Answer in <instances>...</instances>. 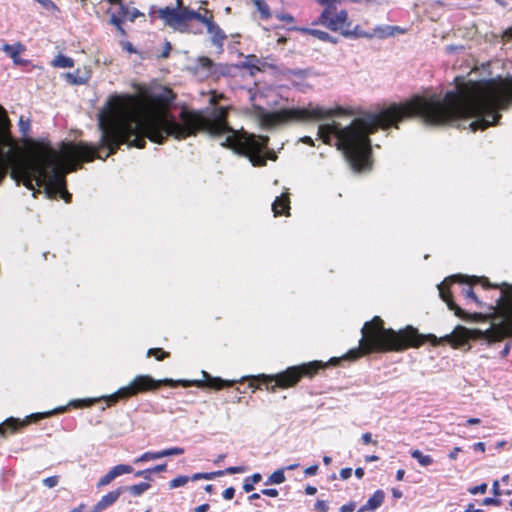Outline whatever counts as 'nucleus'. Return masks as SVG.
Returning <instances> with one entry per match:
<instances>
[{"mask_svg":"<svg viewBox=\"0 0 512 512\" xmlns=\"http://www.w3.org/2000/svg\"><path fill=\"white\" fill-rule=\"evenodd\" d=\"M385 493L383 490H376L373 495L367 500V502L363 505L367 510H371L372 512L377 510L384 502Z\"/></svg>","mask_w":512,"mask_h":512,"instance_id":"obj_15","label":"nucleus"},{"mask_svg":"<svg viewBox=\"0 0 512 512\" xmlns=\"http://www.w3.org/2000/svg\"><path fill=\"white\" fill-rule=\"evenodd\" d=\"M305 492L307 495H314L316 492H317V488L314 487V486H310L308 485L306 488H305Z\"/></svg>","mask_w":512,"mask_h":512,"instance_id":"obj_62","label":"nucleus"},{"mask_svg":"<svg viewBox=\"0 0 512 512\" xmlns=\"http://www.w3.org/2000/svg\"><path fill=\"white\" fill-rule=\"evenodd\" d=\"M314 506L319 512H327L329 509L327 502L324 500H317Z\"/></svg>","mask_w":512,"mask_h":512,"instance_id":"obj_42","label":"nucleus"},{"mask_svg":"<svg viewBox=\"0 0 512 512\" xmlns=\"http://www.w3.org/2000/svg\"><path fill=\"white\" fill-rule=\"evenodd\" d=\"M10 122L4 108L0 105V139L5 140L9 134ZM17 159L12 155L11 151L4 153L0 149V182L6 175L9 166H14Z\"/></svg>","mask_w":512,"mask_h":512,"instance_id":"obj_9","label":"nucleus"},{"mask_svg":"<svg viewBox=\"0 0 512 512\" xmlns=\"http://www.w3.org/2000/svg\"><path fill=\"white\" fill-rule=\"evenodd\" d=\"M243 489L245 492H251L254 489V485L246 479L243 485Z\"/></svg>","mask_w":512,"mask_h":512,"instance_id":"obj_60","label":"nucleus"},{"mask_svg":"<svg viewBox=\"0 0 512 512\" xmlns=\"http://www.w3.org/2000/svg\"><path fill=\"white\" fill-rule=\"evenodd\" d=\"M370 34H372V38L378 37L383 39L391 37L390 25H378L372 31H370Z\"/></svg>","mask_w":512,"mask_h":512,"instance_id":"obj_24","label":"nucleus"},{"mask_svg":"<svg viewBox=\"0 0 512 512\" xmlns=\"http://www.w3.org/2000/svg\"><path fill=\"white\" fill-rule=\"evenodd\" d=\"M260 61L256 58L254 55H249L246 57L245 61L243 62V67L250 70L251 75H254L255 72L260 71V67L258 66V63Z\"/></svg>","mask_w":512,"mask_h":512,"instance_id":"obj_21","label":"nucleus"},{"mask_svg":"<svg viewBox=\"0 0 512 512\" xmlns=\"http://www.w3.org/2000/svg\"><path fill=\"white\" fill-rule=\"evenodd\" d=\"M302 32L310 34L322 41L330 42L336 44L338 42L337 38L331 36L329 33L319 30V29H311V28H303Z\"/></svg>","mask_w":512,"mask_h":512,"instance_id":"obj_17","label":"nucleus"},{"mask_svg":"<svg viewBox=\"0 0 512 512\" xmlns=\"http://www.w3.org/2000/svg\"><path fill=\"white\" fill-rule=\"evenodd\" d=\"M465 512H483L481 509H475L472 504H469Z\"/></svg>","mask_w":512,"mask_h":512,"instance_id":"obj_64","label":"nucleus"},{"mask_svg":"<svg viewBox=\"0 0 512 512\" xmlns=\"http://www.w3.org/2000/svg\"><path fill=\"white\" fill-rule=\"evenodd\" d=\"M512 101V75L480 81L458 83L444 96L431 94L415 96L402 104H393L377 113L358 117L346 127L336 121L321 124L318 136L326 144L336 138L341 150L356 172L370 169L371 142L369 135L378 128L387 129L407 117L420 116L427 124L438 125L456 119H473L469 123L472 131L484 130L500 119V110Z\"/></svg>","mask_w":512,"mask_h":512,"instance_id":"obj_2","label":"nucleus"},{"mask_svg":"<svg viewBox=\"0 0 512 512\" xmlns=\"http://www.w3.org/2000/svg\"><path fill=\"white\" fill-rule=\"evenodd\" d=\"M261 493L265 496H268V497H277L278 496V491L275 489V488H266V489H263L261 491Z\"/></svg>","mask_w":512,"mask_h":512,"instance_id":"obj_47","label":"nucleus"},{"mask_svg":"<svg viewBox=\"0 0 512 512\" xmlns=\"http://www.w3.org/2000/svg\"><path fill=\"white\" fill-rule=\"evenodd\" d=\"M207 33L211 36L212 43L219 49H222L226 35L224 31L214 22L211 21L207 26Z\"/></svg>","mask_w":512,"mask_h":512,"instance_id":"obj_11","label":"nucleus"},{"mask_svg":"<svg viewBox=\"0 0 512 512\" xmlns=\"http://www.w3.org/2000/svg\"><path fill=\"white\" fill-rule=\"evenodd\" d=\"M492 491L495 496H499L501 494L500 488H499V482L496 480L492 484Z\"/></svg>","mask_w":512,"mask_h":512,"instance_id":"obj_59","label":"nucleus"},{"mask_svg":"<svg viewBox=\"0 0 512 512\" xmlns=\"http://www.w3.org/2000/svg\"><path fill=\"white\" fill-rule=\"evenodd\" d=\"M488 316L492 319H499L498 323H493L488 329L466 330L460 328L461 334H446L438 338L434 334H420L412 326H407L398 332L383 325L380 317L375 316L370 321V353L375 351H401L407 347H420L425 341H429L433 346L439 345L442 341L449 342L455 346L464 343L469 336L474 339L485 340L488 344L501 341L507 336L512 335V288L501 290L495 300V304L489 305Z\"/></svg>","mask_w":512,"mask_h":512,"instance_id":"obj_3","label":"nucleus"},{"mask_svg":"<svg viewBox=\"0 0 512 512\" xmlns=\"http://www.w3.org/2000/svg\"><path fill=\"white\" fill-rule=\"evenodd\" d=\"M160 459L159 451H148L134 459L135 464Z\"/></svg>","mask_w":512,"mask_h":512,"instance_id":"obj_26","label":"nucleus"},{"mask_svg":"<svg viewBox=\"0 0 512 512\" xmlns=\"http://www.w3.org/2000/svg\"><path fill=\"white\" fill-rule=\"evenodd\" d=\"M461 452V448L460 447H454L453 450L449 453V458L451 460H456L457 457H458V453Z\"/></svg>","mask_w":512,"mask_h":512,"instance_id":"obj_56","label":"nucleus"},{"mask_svg":"<svg viewBox=\"0 0 512 512\" xmlns=\"http://www.w3.org/2000/svg\"><path fill=\"white\" fill-rule=\"evenodd\" d=\"M125 491L124 487H119L113 491L108 492L97 502L102 510L112 506L120 497V495Z\"/></svg>","mask_w":512,"mask_h":512,"instance_id":"obj_13","label":"nucleus"},{"mask_svg":"<svg viewBox=\"0 0 512 512\" xmlns=\"http://www.w3.org/2000/svg\"><path fill=\"white\" fill-rule=\"evenodd\" d=\"M159 17L166 25L180 32L188 31L187 8L165 7L159 10Z\"/></svg>","mask_w":512,"mask_h":512,"instance_id":"obj_8","label":"nucleus"},{"mask_svg":"<svg viewBox=\"0 0 512 512\" xmlns=\"http://www.w3.org/2000/svg\"><path fill=\"white\" fill-rule=\"evenodd\" d=\"M52 65L54 67H59V68H71L74 66V61L72 58H70L68 56L59 54L52 61Z\"/></svg>","mask_w":512,"mask_h":512,"instance_id":"obj_19","label":"nucleus"},{"mask_svg":"<svg viewBox=\"0 0 512 512\" xmlns=\"http://www.w3.org/2000/svg\"><path fill=\"white\" fill-rule=\"evenodd\" d=\"M317 471H318V465H312V466L307 467L304 470V473L307 476H313L317 473Z\"/></svg>","mask_w":512,"mask_h":512,"instance_id":"obj_51","label":"nucleus"},{"mask_svg":"<svg viewBox=\"0 0 512 512\" xmlns=\"http://www.w3.org/2000/svg\"><path fill=\"white\" fill-rule=\"evenodd\" d=\"M474 450L484 452L485 451V444L483 442H477L473 445Z\"/></svg>","mask_w":512,"mask_h":512,"instance_id":"obj_61","label":"nucleus"},{"mask_svg":"<svg viewBox=\"0 0 512 512\" xmlns=\"http://www.w3.org/2000/svg\"><path fill=\"white\" fill-rule=\"evenodd\" d=\"M247 481H250L253 485L260 482L262 479V476L260 473H254L250 477L246 478Z\"/></svg>","mask_w":512,"mask_h":512,"instance_id":"obj_54","label":"nucleus"},{"mask_svg":"<svg viewBox=\"0 0 512 512\" xmlns=\"http://www.w3.org/2000/svg\"><path fill=\"white\" fill-rule=\"evenodd\" d=\"M356 508V503L351 501L342 505L339 509L340 512H353Z\"/></svg>","mask_w":512,"mask_h":512,"instance_id":"obj_43","label":"nucleus"},{"mask_svg":"<svg viewBox=\"0 0 512 512\" xmlns=\"http://www.w3.org/2000/svg\"><path fill=\"white\" fill-rule=\"evenodd\" d=\"M187 16H188V23L192 20H197L207 26L211 21H213L212 17H207L205 15H202L194 10H189L187 8Z\"/></svg>","mask_w":512,"mask_h":512,"instance_id":"obj_22","label":"nucleus"},{"mask_svg":"<svg viewBox=\"0 0 512 512\" xmlns=\"http://www.w3.org/2000/svg\"><path fill=\"white\" fill-rule=\"evenodd\" d=\"M125 398H129V395L127 393L125 386H123V387L119 388L116 392H114L110 395H105V396H101V397H97V398L74 399V400H71L65 406H59V407H56V408H54L50 411H46V412L33 413V414L27 416V418L24 421H20L19 419L13 418V417L8 418L3 424H0V433L4 435L5 428L15 431L18 429V427L27 425L31 420L38 421L40 419L47 418V417H50L55 414L64 413L68 410L69 407H73V408L90 407L93 404H95L96 402L101 401V400H105L109 404H112V403H116L120 399H125Z\"/></svg>","mask_w":512,"mask_h":512,"instance_id":"obj_6","label":"nucleus"},{"mask_svg":"<svg viewBox=\"0 0 512 512\" xmlns=\"http://www.w3.org/2000/svg\"><path fill=\"white\" fill-rule=\"evenodd\" d=\"M209 509L208 504H202L195 508V512H206Z\"/></svg>","mask_w":512,"mask_h":512,"instance_id":"obj_63","label":"nucleus"},{"mask_svg":"<svg viewBox=\"0 0 512 512\" xmlns=\"http://www.w3.org/2000/svg\"><path fill=\"white\" fill-rule=\"evenodd\" d=\"M285 469L280 468L274 471L266 480V485H272V484H282L285 481Z\"/></svg>","mask_w":512,"mask_h":512,"instance_id":"obj_20","label":"nucleus"},{"mask_svg":"<svg viewBox=\"0 0 512 512\" xmlns=\"http://www.w3.org/2000/svg\"><path fill=\"white\" fill-rule=\"evenodd\" d=\"M486 490H487V484L486 483H482L480 485L471 487L469 489V493L472 494V495L484 494L486 492Z\"/></svg>","mask_w":512,"mask_h":512,"instance_id":"obj_40","label":"nucleus"},{"mask_svg":"<svg viewBox=\"0 0 512 512\" xmlns=\"http://www.w3.org/2000/svg\"><path fill=\"white\" fill-rule=\"evenodd\" d=\"M42 482H43L44 486H46L48 488H53L58 485L59 476L55 475V476L47 477V478L43 479Z\"/></svg>","mask_w":512,"mask_h":512,"instance_id":"obj_39","label":"nucleus"},{"mask_svg":"<svg viewBox=\"0 0 512 512\" xmlns=\"http://www.w3.org/2000/svg\"><path fill=\"white\" fill-rule=\"evenodd\" d=\"M128 15L129 8L125 7L123 3H119V5L115 7V11H111L110 23L116 28H120V24L128 19Z\"/></svg>","mask_w":512,"mask_h":512,"instance_id":"obj_12","label":"nucleus"},{"mask_svg":"<svg viewBox=\"0 0 512 512\" xmlns=\"http://www.w3.org/2000/svg\"><path fill=\"white\" fill-rule=\"evenodd\" d=\"M319 4L325 6V9H334L337 3L341 0H316Z\"/></svg>","mask_w":512,"mask_h":512,"instance_id":"obj_41","label":"nucleus"},{"mask_svg":"<svg viewBox=\"0 0 512 512\" xmlns=\"http://www.w3.org/2000/svg\"><path fill=\"white\" fill-rule=\"evenodd\" d=\"M150 488V484L147 482H141L138 484L131 485L125 490H128L133 496L137 497L142 495L144 492H146Z\"/></svg>","mask_w":512,"mask_h":512,"instance_id":"obj_23","label":"nucleus"},{"mask_svg":"<svg viewBox=\"0 0 512 512\" xmlns=\"http://www.w3.org/2000/svg\"><path fill=\"white\" fill-rule=\"evenodd\" d=\"M461 292L464 294L465 298L468 301L474 302L478 307H482V302L475 295L472 287L470 285H466L462 287Z\"/></svg>","mask_w":512,"mask_h":512,"instance_id":"obj_25","label":"nucleus"},{"mask_svg":"<svg viewBox=\"0 0 512 512\" xmlns=\"http://www.w3.org/2000/svg\"><path fill=\"white\" fill-rule=\"evenodd\" d=\"M343 36L346 38L372 39V34H370V31L361 29L359 25H356L354 28H351V26H347L345 31H343Z\"/></svg>","mask_w":512,"mask_h":512,"instance_id":"obj_16","label":"nucleus"},{"mask_svg":"<svg viewBox=\"0 0 512 512\" xmlns=\"http://www.w3.org/2000/svg\"><path fill=\"white\" fill-rule=\"evenodd\" d=\"M316 23L325 26L331 31H339L342 35L347 26H351L346 10L334 12L333 9H324Z\"/></svg>","mask_w":512,"mask_h":512,"instance_id":"obj_7","label":"nucleus"},{"mask_svg":"<svg viewBox=\"0 0 512 512\" xmlns=\"http://www.w3.org/2000/svg\"><path fill=\"white\" fill-rule=\"evenodd\" d=\"M19 127H20L21 133L23 135H27V133L30 130V119L24 118L23 116H21L19 119Z\"/></svg>","mask_w":512,"mask_h":512,"instance_id":"obj_37","label":"nucleus"},{"mask_svg":"<svg viewBox=\"0 0 512 512\" xmlns=\"http://www.w3.org/2000/svg\"><path fill=\"white\" fill-rule=\"evenodd\" d=\"M110 471L112 472L114 478H116L123 474L131 473L133 471V468L130 465L119 464V465H116L113 468H111Z\"/></svg>","mask_w":512,"mask_h":512,"instance_id":"obj_30","label":"nucleus"},{"mask_svg":"<svg viewBox=\"0 0 512 512\" xmlns=\"http://www.w3.org/2000/svg\"><path fill=\"white\" fill-rule=\"evenodd\" d=\"M3 49L13 59L15 64L21 63V60L19 58V55H20L19 47L6 44Z\"/></svg>","mask_w":512,"mask_h":512,"instance_id":"obj_28","label":"nucleus"},{"mask_svg":"<svg viewBox=\"0 0 512 512\" xmlns=\"http://www.w3.org/2000/svg\"><path fill=\"white\" fill-rule=\"evenodd\" d=\"M189 480H191V477H189V476H185V475L177 476L169 482V488L175 489V488L184 486L188 483Z\"/></svg>","mask_w":512,"mask_h":512,"instance_id":"obj_31","label":"nucleus"},{"mask_svg":"<svg viewBox=\"0 0 512 512\" xmlns=\"http://www.w3.org/2000/svg\"><path fill=\"white\" fill-rule=\"evenodd\" d=\"M411 457L416 459L418 463L423 466L427 467L429 465H432L434 460L430 455L423 454L420 450L415 449L411 452Z\"/></svg>","mask_w":512,"mask_h":512,"instance_id":"obj_18","label":"nucleus"},{"mask_svg":"<svg viewBox=\"0 0 512 512\" xmlns=\"http://www.w3.org/2000/svg\"><path fill=\"white\" fill-rule=\"evenodd\" d=\"M135 476L136 477H143L147 480H150L151 479V474H150V471H149V468L148 469H145V470H140V471H137L135 473Z\"/></svg>","mask_w":512,"mask_h":512,"instance_id":"obj_50","label":"nucleus"},{"mask_svg":"<svg viewBox=\"0 0 512 512\" xmlns=\"http://www.w3.org/2000/svg\"><path fill=\"white\" fill-rule=\"evenodd\" d=\"M37 3H39L43 9L49 12L57 11V6L52 0H35Z\"/></svg>","mask_w":512,"mask_h":512,"instance_id":"obj_35","label":"nucleus"},{"mask_svg":"<svg viewBox=\"0 0 512 512\" xmlns=\"http://www.w3.org/2000/svg\"><path fill=\"white\" fill-rule=\"evenodd\" d=\"M361 439H362L364 444H370V443L376 444V442L373 441V439H372V434L369 433V432H366V433L362 434Z\"/></svg>","mask_w":512,"mask_h":512,"instance_id":"obj_53","label":"nucleus"},{"mask_svg":"<svg viewBox=\"0 0 512 512\" xmlns=\"http://www.w3.org/2000/svg\"><path fill=\"white\" fill-rule=\"evenodd\" d=\"M235 489L233 487H228L223 492V498L225 500H231L234 497Z\"/></svg>","mask_w":512,"mask_h":512,"instance_id":"obj_46","label":"nucleus"},{"mask_svg":"<svg viewBox=\"0 0 512 512\" xmlns=\"http://www.w3.org/2000/svg\"><path fill=\"white\" fill-rule=\"evenodd\" d=\"M326 364L322 361H311L297 366L288 367L285 371L277 374H259L256 376H243L236 380H224L220 377H212L208 372L202 371L203 380H173L162 379L155 380L149 375H137L134 379L125 386L129 397L137 393L146 392L149 390L157 389L159 385L165 384L170 386L181 385L183 387H210L214 389H222L223 387H231L236 383H242L247 379H256L264 384L274 382L271 387L267 389L275 391L276 387L289 388L296 385L303 376H313L320 368H324Z\"/></svg>","mask_w":512,"mask_h":512,"instance_id":"obj_4","label":"nucleus"},{"mask_svg":"<svg viewBox=\"0 0 512 512\" xmlns=\"http://www.w3.org/2000/svg\"><path fill=\"white\" fill-rule=\"evenodd\" d=\"M122 46L129 53H135L136 52V49L133 47L132 43H130L128 41L122 42Z\"/></svg>","mask_w":512,"mask_h":512,"instance_id":"obj_55","label":"nucleus"},{"mask_svg":"<svg viewBox=\"0 0 512 512\" xmlns=\"http://www.w3.org/2000/svg\"><path fill=\"white\" fill-rule=\"evenodd\" d=\"M500 503H501V501L497 497H487L482 502V504L486 505V506H489V505L498 506V505H500Z\"/></svg>","mask_w":512,"mask_h":512,"instance_id":"obj_44","label":"nucleus"},{"mask_svg":"<svg viewBox=\"0 0 512 512\" xmlns=\"http://www.w3.org/2000/svg\"><path fill=\"white\" fill-rule=\"evenodd\" d=\"M246 471V467L244 466H231L226 468L225 470H218L217 472H223L224 474H237L244 473Z\"/></svg>","mask_w":512,"mask_h":512,"instance_id":"obj_38","label":"nucleus"},{"mask_svg":"<svg viewBox=\"0 0 512 512\" xmlns=\"http://www.w3.org/2000/svg\"><path fill=\"white\" fill-rule=\"evenodd\" d=\"M185 452L182 447H170L159 451L160 458L168 457L172 455H181Z\"/></svg>","mask_w":512,"mask_h":512,"instance_id":"obj_33","label":"nucleus"},{"mask_svg":"<svg viewBox=\"0 0 512 512\" xmlns=\"http://www.w3.org/2000/svg\"><path fill=\"white\" fill-rule=\"evenodd\" d=\"M390 32H391V36H394L396 34H404L406 32V30L399 26L390 25Z\"/></svg>","mask_w":512,"mask_h":512,"instance_id":"obj_52","label":"nucleus"},{"mask_svg":"<svg viewBox=\"0 0 512 512\" xmlns=\"http://www.w3.org/2000/svg\"><path fill=\"white\" fill-rule=\"evenodd\" d=\"M173 100L174 94L167 88L144 101L131 96L113 95L98 114L101 132L98 145L68 142L62 143L59 149L40 145L31 158L15 161L10 176L17 184L22 182L33 190V196L40 193V190H35V186H38L44 188L48 198L60 196L65 202H70L71 194L66 190L65 175L75 171L79 162L106 159L121 144L143 148L145 138L161 144L168 136L181 140L200 130L218 139L221 146L248 157L253 166L266 164L268 137L230 127L226 122L224 107L214 109L208 116L200 111L183 109L175 117L168 109Z\"/></svg>","mask_w":512,"mask_h":512,"instance_id":"obj_1","label":"nucleus"},{"mask_svg":"<svg viewBox=\"0 0 512 512\" xmlns=\"http://www.w3.org/2000/svg\"><path fill=\"white\" fill-rule=\"evenodd\" d=\"M147 356H155L157 360H163L169 356L168 352L163 351L161 348H150L147 351Z\"/></svg>","mask_w":512,"mask_h":512,"instance_id":"obj_34","label":"nucleus"},{"mask_svg":"<svg viewBox=\"0 0 512 512\" xmlns=\"http://www.w3.org/2000/svg\"><path fill=\"white\" fill-rule=\"evenodd\" d=\"M140 15V12L137 10V9H132L130 10L129 9V15H128V19L130 21H133L135 18H137L138 16Z\"/></svg>","mask_w":512,"mask_h":512,"instance_id":"obj_57","label":"nucleus"},{"mask_svg":"<svg viewBox=\"0 0 512 512\" xmlns=\"http://www.w3.org/2000/svg\"><path fill=\"white\" fill-rule=\"evenodd\" d=\"M220 476H223V472H217V471H214V472H199V473H195L191 476V480L192 481H196V480H200V479H205V480H211L215 477H220Z\"/></svg>","mask_w":512,"mask_h":512,"instance_id":"obj_27","label":"nucleus"},{"mask_svg":"<svg viewBox=\"0 0 512 512\" xmlns=\"http://www.w3.org/2000/svg\"><path fill=\"white\" fill-rule=\"evenodd\" d=\"M65 78L71 83L76 85L85 84L87 82V77H82L78 75V72L75 73H66Z\"/></svg>","mask_w":512,"mask_h":512,"instance_id":"obj_32","label":"nucleus"},{"mask_svg":"<svg viewBox=\"0 0 512 512\" xmlns=\"http://www.w3.org/2000/svg\"><path fill=\"white\" fill-rule=\"evenodd\" d=\"M254 5L260 12L262 18L268 19L271 16L268 4L264 0H254Z\"/></svg>","mask_w":512,"mask_h":512,"instance_id":"obj_29","label":"nucleus"},{"mask_svg":"<svg viewBox=\"0 0 512 512\" xmlns=\"http://www.w3.org/2000/svg\"><path fill=\"white\" fill-rule=\"evenodd\" d=\"M114 479L115 478H114L112 472L109 470L104 476H102L99 479L97 486L98 487L106 486V485L110 484Z\"/></svg>","mask_w":512,"mask_h":512,"instance_id":"obj_36","label":"nucleus"},{"mask_svg":"<svg viewBox=\"0 0 512 512\" xmlns=\"http://www.w3.org/2000/svg\"><path fill=\"white\" fill-rule=\"evenodd\" d=\"M510 349H511V346H510V343H507L504 348L502 349V351L500 352V355L502 358H505L508 356V354L510 353Z\"/></svg>","mask_w":512,"mask_h":512,"instance_id":"obj_58","label":"nucleus"},{"mask_svg":"<svg viewBox=\"0 0 512 512\" xmlns=\"http://www.w3.org/2000/svg\"><path fill=\"white\" fill-rule=\"evenodd\" d=\"M277 18L281 21H284L286 23H293L294 17L290 14H279L277 15Z\"/></svg>","mask_w":512,"mask_h":512,"instance_id":"obj_49","label":"nucleus"},{"mask_svg":"<svg viewBox=\"0 0 512 512\" xmlns=\"http://www.w3.org/2000/svg\"><path fill=\"white\" fill-rule=\"evenodd\" d=\"M261 97L262 94L256 92L250 95V100L252 102L256 119L261 126L266 128L285 124L291 121L329 120L346 114V111L341 107L324 108L313 104H309L307 107L303 108H288L269 112L260 103L259 99Z\"/></svg>","mask_w":512,"mask_h":512,"instance_id":"obj_5","label":"nucleus"},{"mask_svg":"<svg viewBox=\"0 0 512 512\" xmlns=\"http://www.w3.org/2000/svg\"><path fill=\"white\" fill-rule=\"evenodd\" d=\"M457 278H459V276H451L446 278L442 283L437 285V288L439 296L447 304L448 308L454 311L457 316L462 317L464 315L463 310L453 302L450 293L447 291L450 282H453Z\"/></svg>","mask_w":512,"mask_h":512,"instance_id":"obj_10","label":"nucleus"},{"mask_svg":"<svg viewBox=\"0 0 512 512\" xmlns=\"http://www.w3.org/2000/svg\"><path fill=\"white\" fill-rule=\"evenodd\" d=\"M339 475L342 480H347L352 475V469L348 467L343 468L340 470Z\"/></svg>","mask_w":512,"mask_h":512,"instance_id":"obj_45","label":"nucleus"},{"mask_svg":"<svg viewBox=\"0 0 512 512\" xmlns=\"http://www.w3.org/2000/svg\"><path fill=\"white\" fill-rule=\"evenodd\" d=\"M166 468H167V465L165 463H163V464H158L152 468H149V471H150V474L159 473V472L165 471Z\"/></svg>","mask_w":512,"mask_h":512,"instance_id":"obj_48","label":"nucleus"},{"mask_svg":"<svg viewBox=\"0 0 512 512\" xmlns=\"http://www.w3.org/2000/svg\"><path fill=\"white\" fill-rule=\"evenodd\" d=\"M289 203L290 201L286 194H282L276 197V199L272 203V210L274 212V216L288 214V211L290 209Z\"/></svg>","mask_w":512,"mask_h":512,"instance_id":"obj_14","label":"nucleus"}]
</instances>
